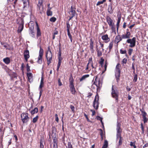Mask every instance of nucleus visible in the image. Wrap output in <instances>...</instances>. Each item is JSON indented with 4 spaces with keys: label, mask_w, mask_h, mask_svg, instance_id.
<instances>
[{
    "label": "nucleus",
    "mask_w": 148,
    "mask_h": 148,
    "mask_svg": "<svg viewBox=\"0 0 148 148\" xmlns=\"http://www.w3.org/2000/svg\"><path fill=\"white\" fill-rule=\"evenodd\" d=\"M127 32H128L129 33H130V34L129 35V37L128 38V39L127 40L126 42L127 43L130 44L129 46L130 47H134L136 45V38L135 37H134L132 39H130V36L131 35V33L129 31V29H126V31L125 33L126 34H127Z\"/></svg>",
    "instance_id": "nucleus-1"
},
{
    "label": "nucleus",
    "mask_w": 148,
    "mask_h": 148,
    "mask_svg": "<svg viewBox=\"0 0 148 148\" xmlns=\"http://www.w3.org/2000/svg\"><path fill=\"white\" fill-rule=\"evenodd\" d=\"M106 21L108 23L109 26L113 31L115 32L116 28L114 25V23L113 22L112 19L108 16H106Z\"/></svg>",
    "instance_id": "nucleus-2"
},
{
    "label": "nucleus",
    "mask_w": 148,
    "mask_h": 148,
    "mask_svg": "<svg viewBox=\"0 0 148 148\" xmlns=\"http://www.w3.org/2000/svg\"><path fill=\"white\" fill-rule=\"evenodd\" d=\"M130 34V33L127 32L126 34H123L121 35V37H120V35H118L115 38V42L118 43L121 41L122 39L128 38Z\"/></svg>",
    "instance_id": "nucleus-3"
},
{
    "label": "nucleus",
    "mask_w": 148,
    "mask_h": 148,
    "mask_svg": "<svg viewBox=\"0 0 148 148\" xmlns=\"http://www.w3.org/2000/svg\"><path fill=\"white\" fill-rule=\"evenodd\" d=\"M113 87L114 86L112 85V88L111 95L112 97L115 99L116 101L118 102L119 92L117 89H114Z\"/></svg>",
    "instance_id": "nucleus-4"
},
{
    "label": "nucleus",
    "mask_w": 148,
    "mask_h": 148,
    "mask_svg": "<svg viewBox=\"0 0 148 148\" xmlns=\"http://www.w3.org/2000/svg\"><path fill=\"white\" fill-rule=\"evenodd\" d=\"M28 113L23 112L21 114V119L23 123H26L29 121V118Z\"/></svg>",
    "instance_id": "nucleus-5"
},
{
    "label": "nucleus",
    "mask_w": 148,
    "mask_h": 148,
    "mask_svg": "<svg viewBox=\"0 0 148 148\" xmlns=\"http://www.w3.org/2000/svg\"><path fill=\"white\" fill-rule=\"evenodd\" d=\"M93 84L95 85L97 87V90H98L99 89H100L101 88L102 86V82L100 80L97 76L95 77V81L94 82Z\"/></svg>",
    "instance_id": "nucleus-6"
},
{
    "label": "nucleus",
    "mask_w": 148,
    "mask_h": 148,
    "mask_svg": "<svg viewBox=\"0 0 148 148\" xmlns=\"http://www.w3.org/2000/svg\"><path fill=\"white\" fill-rule=\"evenodd\" d=\"M99 97L98 94L97 93L95 96L93 102V105L94 108L97 110L98 109L99 104Z\"/></svg>",
    "instance_id": "nucleus-7"
},
{
    "label": "nucleus",
    "mask_w": 148,
    "mask_h": 148,
    "mask_svg": "<svg viewBox=\"0 0 148 148\" xmlns=\"http://www.w3.org/2000/svg\"><path fill=\"white\" fill-rule=\"evenodd\" d=\"M76 8L75 6L73 5L71 6V10L69 12V14L70 15L69 17V21L71 20L72 18L74 17L76 13L75 10Z\"/></svg>",
    "instance_id": "nucleus-8"
},
{
    "label": "nucleus",
    "mask_w": 148,
    "mask_h": 148,
    "mask_svg": "<svg viewBox=\"0 0 148 148\" xmlns=\"http://www.w3.org/2000/svg\"><path fill=\"white\" fill-rule=\"evenodd\" d=\"M40 49L39 52V55L38 57L37 62L38 63L41 64L42 63V58L43 55L44 50L41 46L40 47Z\"/></svg>",
    "instance_id": "nucleus-9"
},
{
    "label": "nucleus",
    "mask_w": 148,
    "mask_h": 148,
    "mask_svg": "<svg viewBox=\"0 0 148 148\" xmlns=\"http://www.w3.org/2000/svg\"><path fill=\"white\" fill-rule=\"evenodd\" d=\"M140 111L142 113L144 123H147L148 121V118H147L146 116L147 115V113L145 111L143 108H142L141 109H140Z\"/></svg>",
    "instance_id": "nucleus-10"
},
{
    "label": "nucleus",
    "mask_w": 148,
    "mask_h": 148,
    "mask_svg": "<svg viewBox=\"0 0 148 148\" xmlns=\"http://www.w3.org/2000/svg\"><path fill=\"white\" fill-rule=\"evenodd\" d=\"M52 53H49L48 52H47L46 55V57L47 62V64L48 65H49L51 62V61L52 60Z\"/></svg>",
    "instance_id": "nucleus-11"
},
{
    "label": "nucleus",
    "mask_w": 148,
    "mask_h": 148,
    "mask_svg": "<svg viewBox=\"0 0 148 148\" xmlns=\"http://www.w3.org/2000/svg\"><path fill=\"white\" fill-rule=\"evenodd\" d=\"M69 87L70 89L75 88L74 85V80L73 79L72 75L71 74L70 75V77L69 79Z\"/></svg>",
    "instance_id": "nucleus-12"
},
{
    "label": "nucleus",
    "mask_w": 148,
    "mask_h": 148,
    "mask_svg": "<svg viewBox=\"0 0 148 148\" xmlns=\"http://www.w3.org/2000/svg\"><path fill=\"white\" fill-rule=\"evenodd\" d=\"M44 86V82H43V77L41 78L40 84L39 87V88L40 89V92H39V99H40V97L41 96L42 94V92H43V90L42 89V88Z\"/></svg>",
    "instance_id": "nucleus-13"
},
{
    "label": "nucleus",
    "mask_w": 148,
    "mask_h": 148,
    "mask_svg": "<svg viewBox=\"0 0 148 148\" xmlns=\"http://www.w3.org/2000/svg\"><path fill=\"white\" fill-rule=\"evenodd\" d=\"M102 39L104 41L105 43H108L110 41V38L107 34L103 35L101 36Z\"/></svg>",
    "instance_id": "nucleus-14"
},
{
    "label": "nucleus",
    "mask_w": 148,
    "mask_h": 148,
    "mask_svg": "<svg viewBox=\"0 0 148 148\" xmlns=\"http://www.w3.org/2000/svg\"><path fill=\"white\" fill-rule=\"evenodd\" d=\"M23 54L25 60L26 62H27L28 59L30 57L29 51L28 50H26L25 51Z\"/></svg>",
    "instance_id": "nucleus-15"
},
{
    "label": "nucleus",
    "mask_w": 148,
    "mask_h": 148,
    "mask_svg": "<svg viewBox=\"0 0 148 148\" xmlns=\"http://www.w3.org/2000/svg\"><path fill=\"white\" fill-rule=\"evenodd\" d=\"M90 45L89 46V47L90 50L91 52L92 53H93L94 52V41H92V39L91 38L90 39Z\"/></svg>",
    "instance_id": "nucleus-16"
},
{
    "label": "nucleus",
    "mask_w": 148,
    "mask_h": 148,
    "mask_svg": "<svg viewBox=\"0 0 148 148\" xmlns=\"http://www.w3.org/2000/svg\"><path fill=\"white\" fill-rule=\"evenodd\" d=\"M36 25L37 29L36 36L37 37H38L41 36V32L39 27L38 26V25L37 22H36Z\"/></svg>",
    "instance_id": "nucleus-17"
},
{
    "label": "nucleus",
    "mask_w": 148,
    "mask_h": 148,
    "mask_svg": "<svg viewBox=\"0 0 148 148\" xmlns=\"http://www.w3.org/2000/svg\"><path fill=\"white\" fill-rule=\"evenodd\" d=\"M24 28V23L22 21L21 23L19 25L17 32L18 33H21Z\"/></svg>",
    "instance_id": "nucleus-18"
},
{
    "label": "nucleus",
    "mask_w": 148,
    "mask_h": 148,
    "mask_svg": "<svg viewBox=\"0 0 148 148\" xmlns=\"http://www.w3.org/2000/svg\"><path fill=\"white\" fill-rule=\"evenodd\" d=\"M121 71H119L118 72H115V76L116 81L118 83L120 80Z\"/></svg>",
    "instance_id": "nucleus-19"
},
{
    "label": "nucleus",
    "mask_w": 148,
    "mask_h": 148,
    "mask_svg": "<svg viewBox=\"0 0 148 148\" xmlns=\"http://www.w3.org/2000/svg\"><path fill=\"white\" fill-rule=\"evenodd\" d=\"M104 51L101 50V48L99 47V48L97 47H97L96 48V51L97 53V56L98 57L101 56L102 54V53Z\"/></svg>",
    "instance_id": "nucleus-20"
},
{
    "label": "nucleus",
    "mask_w": 148,
    "mask_h": 148,
    "mask_svg": "<svg viewBox=\"0 0 148 148\" xmlns=\"http://www.w3.org/2000/svg\"><path fill=\"white\" fill-rule=\"evenodd\" d=\"M58 139L56 137L54 138L53 139V148H58Z\"/></svg>",
    "instance_id": "nucleus-21"
},
{
    "label": "nucleus",
    "mask_w": 148,
    "mask_h": 148,
    "mask_svg": "<svg viewBox=\"0 0 148 148\" xmlns=\"http://www.w3.org/2000/svg\"><path fill=\"white\" fill-rule=\"evenodd\" d=\"M113 43L114 41L113 40L109 43V45L107 48V49H109V51L108 52V53H110L113 47Z\"/></svg>",
    "instance_id": "nucleus-22"
},
{
    "label": "nucleus",
    "mask_w": 148,
    "mask_h": 148,
    "mask_svg": "<svg viewBox=\"0 0 148 148\" xmlns=\"http://www.w3.org/2000/svg\"><path fill=\"white\" fill-rule=\"evenodd\" d=\"M22 2L23 3L24 8H27L29 6V0H22Z\"/></svg>",
    "instance_id": "nucleus-23"
},
{
    "label": "nucleus",
    "mask_w": 148,
    "mask_h": 148,
    "mask_svg": "<svg viewBox=\"0 0 148 148\" xmlns=\"http://www.w3.org/2000/svg\"><path fill=\"white\" fill-rule=\"evenodd\" d=\"M92 57L90 58H89L88 62L89 63H90V64H91V66H92V68H95V69L96 68L97 66V65L94 66V65H93V63L92 62Z\"/></svg>",
    "instance_id": "nucleus-24"
},
{
    "label": "nucleus",
    "mask_w": 148,
    "mask_h": 148,
    "mask_svg": "<svg viewBox=\"0 0 148 148\" xmlns=\"http://www.w3.org/2000/svg\"><path fill=\"white\" fill-rule=\"evenodd\" d=\"M121 16H119L118 18V20L117 21L116 25L117 26L116 30L117 32H118L119 30V24L121 20Z\"/></svg>",
    "instance_id": "nucleus-25"
},
{
    "label": "nucleus",
    "mask_w": 148,
    "mask_h": 148,
    "mask_svg": "<svg viewBox=\"0 0 148 148\" xmlns=\"http://www.w3.org/2000/svg\"><path fill=\"white\" fill-rule=\"evenodd\" d=\"M3 61L6 64H8L10 63V60L9 58L6 57L3 59Z\"/></svg>",
    "instance_id": "nucleus-26"
},
{
    "label": "nucleus",
    "mask_w": 148,
    "mask_h": 148,
    "mask_svg": "<svg viewBox=\"0 0 148 148\" xmlns=\"http://www.w3.org/2000/svg\"><path fill=\"white\" fill-rule=\"evenodd\" d=\"M38 3L37 5L38 6V8L39 10H40L41 7H42V9H43V6L42 5V3L43 2V0H38Z\"/></svg>",
    "instance_id": "nucleus-27"
},
{
    "label": "nucleus",
    "mask_w": 148,
    "mask_h": 148,
    "mask_svg": "<svg viewBox=\"0 0 148 148\" xmlns=\"http://www.w3.org/2000/svg\"><path fill=\"white\" fill-rule=\"evenodd\" d=\"M89 75L86 74L83 75L79 79L80 82H82L83 80H85L86 78L88 77H89Z\"/></svg>",
    "instance_id": "nucleus-28"
},
{
    "label": "nucleus",
    "mask_w": 148,
    "mask_h": 148,
    "mask_svg": "<svg viewBox=\"0 0 148 148\" xmlns=\"http://www.w3.org/2000/svg\"><path fill=\"white\" fill-rule=\"evenodd\" d=\"M27 76L28 77V81L30 82H31V80L32 78L33 77V75L32 73H27Z\"/></svg>",
    "instance_id": "nucleus-29"
},
{
    "label": "nucleus",
    "mask_w": 148,
    "mask_h": 148,
    "mask_svg": "<svg viewBox=\"0 0 148 148\" xmlns=\"http://www.w3.org/2000/svg\"><path fill=\"white\" fill-rule=\"evenodd\" d=\"M38 111V108L36 107L34 110H32L31 111V113L33 115L35 113H37Z\"/></svg>",
    "instance_id": "nucleus-30"
},
{
    "label": "nucleus",
    "mask_w": 148,
    "mask_h": 148,
    "mask_svg": "<svg viewBox=\"0 0 148 148\" xmlns=\"http://www.w3.org/2000/svg\"><path fill=\"white\" fill-rule=\"evenodd\" d=\"M1 44L2 45H3V47L5 48L6 49L10 50V49L8 48L7 47V45L9 46V45H8L7 43L3 42H1Z\"/></svg>",
    "instance_id": "nucleus-31"
},
{
    "label": "nucleus",
    "mask_w": 148,
    "mask_h": 148,
    "mask_svg": "<svg viewBox=\"0 0 148 148\" xmlns=\"http://www.w3.org/2000/svg\"><path fill=\"white\" fill-rule=\"evenodd\" d=\"M51 9V8H50L48 9L47 11V14L48 16H51L52 15V12L50 10Z\"/></svg>",
    "instance_id": "nucleus-32"
},
{
    "label": "nucleus",
    "mask_w": 148,
    "mask_h": 148,
    "mask_svg": "<svg viewBox=\"0 0 148 148\" xmlns=\"http://www.w3.org/2000/svg\"><path fill=\"white\" fill-rule=\"evenodd\" d=\"M121 124L120 123H118L117 127V132L119 133H120L121 131H120L121 130Z\"/></svg>",
    "instance_id": "nucleus-33"
},
{
    "label": "nucleus",
    "mask_w": 148,
    "mask_h": 148,
    "mask_svg": "<svg viewBox=\"0 0 148 148\" xmlns=\"http://www.w3.org/2000/svg\"><path fill=\"white\" fill-rule=\"evenodd\" d=\"M119 145L120 146V145H121L122 144L123 140V138L121 136L120 134L119 135Z\"/></svg>",
    "instance_id": "nucleus-34"
},
{
    "label": "nucleus",
    "mask_w": 148,
    "mask_h": 148,
    "mask_svg": "<svg viewBox=\"0 0 148 148\" xmlns=\"http://www.w3.org/2000/svg\"><path fill=\"white\" fill-rule=\"evenodd\" d=\"M108 145V142L106 140H105L104 145H103L102 148H107Z\"/></svg>",
    "instance_id": "nucleus-35"
},
{
    "label": "nucleus",
    "mask_w": 148,
    "mask_h": 148,
    "mask_svg": "<svg viewBox=\"0 0 148 148\" xmlns=\"http://www.w3.org/2000/svg\"><path fill=\"white\" fill-rule=\"evenodd\" d=\"M29 34L33 38H34L35 36V32L34 30L29 31Z\"/></svg>",
    "instance_id": "nucleus-36"
},
{
    "label": "nucleus",
    "mask_w": 148,
    "mask_h": 148,
    "mask_svg": "<svg viewBox=\"0 0 148 148\" xmlns=\"http://www.w3.org/2000/svg\"><path fill=\"white\" fill-rule=\"evenodd\" d=\"M135 63L134 62H133L132 63V70L133 71V73L134 74H135Z\"/></svg>",
    "instance_id": "nucleus-37"
},
{
    "label": "nucleus",
    "mask_w": 148,
    "mask_h": 148,
    "mask_svg": "<svg viewBox=\"0 0 148 148\" xmlns=\"http://www.w3.org/2000/svg\"><path fill=\"white\" fill-rule=\"evenodd\" d=\"M39 118V116L38 115L36 116L35 117H34L32 120L33 123H36L38 121Z\"/></svg>",
    "instance_id": "nucleus-38"
},
{
    "label": "nucleus",
    "mask_w": 148,
    "mask_h": 148,
    "mask_svg": "<svg viewBox=\"0 0 148 148\" xmlns=\"http://www.w3.org/2000/svg\"><path fill=\"white\" fill-rule=\"evenodd\" d=\"M112 7L111 5L110 6V5L109 6V7L108 9V12L110 14H112L113 13V10L112 9Z\"/></svg>",
    "instance_id": "nucleus-39"
},
{
    "label": "nucleus",
    "mask_w": 148,
    "mask_h": 148,
    "mask_svg": "<svg viewBox=\"0 0 148 148\" xmlns=\"http://www.w3.org/2000/svg\"><path fill=\"white\" fill-rule=\"evenodd\" d=\"M120 66H121V65L119 63H118L116 66L115 72H118L119 71H121L119 69Z\"/></svg>",
    "instance_id": "nucleus-40"
},
{
    "label": "nucleus",
    "mask_w": 148,
    "mask_h": 148,
    "mask_svg": "<svg viewBox=\"0 0 148 148\" xmlns=\"http://www.w3.org/2000/svg\"><path fill=\"white\" fill-rule=\"evenodd\" d=\"M127 61V59L126 58H124L121 62V64L123 66L126 64Z\"/></svg>",
    "instance_id": "nucleus-41"
},
{
    "label": "nucleus",
    "mask_w": 148,
    "mask_h": 148,
    "mask_svg": "<svg viewBox=\"0 0 148 148\" xmlns=\"http://www.w3.org/2000/svg\"><path fill=\"white\" fill-rule=\"evenodd\" d=\"M43 140L41 139L40 140V148H44V145H43Z\"/></svg>",
    "instance_id": "nucleus-42"
},
{
    "label": "nucleus",
    "mask_w": 148,
    "mask_h": 148,
    "mask_svg": "<svg viewBox=\"0 0 148 148\" xmlns=\"http://www.w3.org/2000/svg\"><path fill=\"white\" fill-rule=\"evenodd\" d=\"M70 90L71 92V93L73 95H75L76 93V91L75 88L71 89Z\"/></svg>",
    "instance_id": "nucleus-43"
},
{
    "label": "nucleus",
    "mask_w": 148,
    "mask_h": 148,
    "mask_svg": "<svg viewBox=\"0 0 148 148\" xmlns=\"http://www.w3.org/2000/svg\"><path fill=\"white\" fill-rule=\"evenodd\" d=\"M62 62V60H59L58 61V63L57 64V70L58 71L59 68L60 66L61 63Z\"/></svg>",
    "instance_id": "nucleus-44"
},
{
    "label": "nucleus",
    "mask_w": 148,
    "mask_h": 148,
    "mask_svg": "<svg viewBox=\"0 0 148 148\" xmlns=\"http://www.w3.org/2000/svg\"><path fill=\"white\" fill-rule=\"evenodd\" d=\"M69 20L66 22V28L67 30H69L70 28V26L69 23Z\"/></svg>",
    "instance_id": "nucleus-45"
},
{
    "label": "nucleus",
    "mask_w": 148,
    "mask_h": 148,
    "mask_svg": "<svg viewBox=\"0 0 148 148\" xmlns=\"http://www.w3.org/2000/svg\"><path fill=\"white\" fill-rule=\"evenodd\" d=\"M97 119L100 121L102 124L103 125V123L102 121L103 118L100 116H97Z\"/></svg>",
    "instance_id": "nucleus-46"
},
{
    "label": "nucleus",
    "mask_w": 148,
    "mask_h": 148,
    "mask_svg": "<svg viewBox=\"0 0 148 148\" xmlns=\"http://www.w3.org/2000/svg\"><path fill=\"white\" fill-rule=\"evenodd\" d=\"M106 1V0H103L102 1H99L97 3L96 5L97 6L101 4H103V3Z\"/></svg>",
    "instance_id": "nucleus-47"
},
{
    "label": "nucleus",
    "mask_w": 148,
    "mask_h": 148,
    "mask_svg": "<svg viewBox=\"0 0 148 148\" xmlns=\"http://www.w3.org/2000/svg\"><path fill=\"white\" fill-rule=\"evenodd\" d=\"M138 78V75L137 74H135L134 75V79H133V82H137Z\"/></svg>",
    "instance_id": "nucleus-48"
},
{
    "label": "nucleus",
    "mask_w": 148,
    "mask_h": 148,
    "mask_svg": "<svg viewBox=\"0 0 148 148\" xmlns=\"http://www.w3.org/2000/svg\"><path fill=\"white\" fill-rule=\"evenodd\" d=\"M135 142H132L131 141L130 142V145L131 146H133L134 147V148H136V146L135 145Z\"/></svg>",
    "instance_id": "nucleus-49"
},
{
    "label": "nucleus",
    "mask_w": 148,
    "mask_h": 148,
    "mask_svg": "<svg viewBox=\"0 0 148 148\" xmlns=\"http://www.w3.org/2000/svg\"><path fill=\"white\" fill-rule=\"evenodd\" d=\"M49 20L51 22H54L56 21V19L55 17H53L51 18Z\"/></svg>",
    "instance_id": "nucleus-50"
},
{
    "label": "nucleus",
    "mask_w": 148,
    "mask_h": 148,
    "mask_svg": "<svg viewBox=\"0 0 148 148\" xmlns=\"http://www.w3.org/2000/svg\"><path fill=\"white\" fill-rule=\"evenodd\" d=\"M140 126H141V129L142 131V133L143 134L144 133V127L143 126V123H140Z\"/></svg>",
    "instance_id": "nucleus-51"
},
{
    "label": "nucleus",
    "mask_w": 148,
    "mask_h": 148,
    "mask_svg": "<svg viewBox=\"0 0 148 148\" xmlns=\"http://www.w3.org/2000/svg\"><path fill=\"white\" fill-rule=\"evenodd\" d=\"M62 54V51L60 47H60L59 48V51L58 52V56H61Z\"/></svg>",
    "instance_id": "nucleus-52"
},
{
    "label": "nucleus",
    "mask_w": 148,
    "mask_h": 148,
    "mask_svg": "<svg viewBox=\"0 0 148 148\" xmlns=\"http://www.w3.org/2000/svg\"><path fill=\"white\" fill-rule=\"evenodd\" d=\"M133 49L131 48H130L128 50V53L129 54L130 56H131V54L133 52Z\"/></svg>",
    "instance_id": "nucleus-53"
},
{
    "label": "nucleus",
    "mask_w": 148,
    "mask_h": 148,
    "mask_svg": "<svg viewBox=\"0 0 148 148\" xmlns=\"http://www.w3.org/2000/svg\"><path fill=\"white\" fill-rule=\"evenodd\" d=\"M25 67V66L23 63L21 64V69L22 71L23 72L24 70V68Z\"/></svg>",
    "instance_id": "nucleus-54"
},
{
    "label": "nucleus",
    "mask_w": 148,
    "mask_h": 148,
    "mask_svg": "<svg viewBox=\"0 0 148 148\" xmlns=\"http://www.w3.org/2000/svg\"><path fill=\"white\" fill-rule=\"evenodd\" d=\"M67 148H73L72 145L70 142H68V143Z\"/></svg>",
    "instance_id": "nucleus-55"
},
{
    "label": "nucleus",
    "mask_w": 148,
    "mask_h": 148,
    "mask_svg": "<svg viewBox=\"0 0 148 148\" xmlns=\"http://www.w3.org/2000/svg\"><path fill=\"white\" fill-rule=\"evenodd\" d=\"M26 68L27 72H28L30 71V66L28 64H27Z\"/></svg>",
    "instance_id": "nucleus-56"
},
{
    "label": "nucleus",
    "mask_w": 148,
    "mask_h": 148,
    "mask_svg": "<svg viewBox=\"0 0 148 148\" xmlns=\"http://www.w3.org/2000/svg\"><path fill=\"white\" fill-rule=\"evenodd\" d=\"M99 45H100V47L101 48L102 50H103V51H104V49H103L104 44L103 43H102L101 42H99Z\"/></svg>",
    "instance_id": "nucleus-57"
},
{
    "label": "nucleus",
    "mask_w": 148,
    "mask_h": 148,
    "mask_svg": "<svg viewBox=\"0 0 148 148\" xmlns=\"http://www.w3.org/2000/svg\"><path fill=\"white\" fill-rule=\"evenodd\" d=\"M126 50H123L122 49H121L120 50V53L122 54H124L126 53Z\"/></svg>",
    "instance_id": "nucleus-58"
},
{
    "label": "nucleus",
    "mask_w": 148,
    "mask_h": 148,
    "mask_svg": "<svg viewBox=\"0 0 148 148\" xmlns=\"http://www.w3.org/2000/svg\"><path fill=\"white\" fill-rule=\"evenodd\" d=\"M104 61V60L103 58H101V61L99 62V64L102 65L103 63V62Z\"/></svg>",
    "instance_id": "nucleus-59"
},
{
    "label": "nucleus",
    "mask_w": 148,
    "mask_h": 148,
    "mask_svg": "<svg viewBox=\"0 0 148 148\" xmlns=\"http://www.w3.org/2000/svg\"><path fill=\"white\" fill-rule=\"evenodd\" d=\"M34 30V27L33 26L29 27V32Z\"/></svg>",
    "instance_id": "nucleus-60"
},
{
    "label": "nucleus",
    "mask_w": 148,
    "mask_h": 148,
    "mask_svg": "<svg viewBox=\"0 0 148 148\" xmlns=\"http://www.w3.org/2000/svg\"><path fill=\"white\" fill-rule=\"evenodd\" d=\"M58 84L59 86H61L62 85V83L61 82L60 79H59L58 80Z\"/></svg>",
    "instance_id": "nucleus-61"
},
{
    "label": "nucleus",
    "mask_w": 148,
    "mask_h": 148,
    "mask_svg": "<svg viewBox=\"0 0 148 148\" xmlns=\"http://www.w3.org/2000/svg\"><path fill=\"white\" fill-rule=\"evenodd\" d=\"M56 119H55V120L57 122H58L59 121V119L58 117V115L57 114H56L55 115Z\"/></svg>",
    "instance_id": "nucleus-62"
},
{
    "label": "nucleus",
    "mask_w": 148,
    "mask_h": 148,
    "mask_svg": "<svg viewBox=\"0 0 148 148\" xmlns=\"http://www.w3.org/2000/svg\"><path fill=\"white\" fill-rule=\"evenodd\" d=\"M70 108L72 111L74 112L75 111V107L73 105H71Z\"/></svg>",
    "instance_id": "nucleus-63"
},
{
    "label": "nucleus",
    "mask_w": 148,
    "mask_h": 148,
    "mask_svg": "<svg viewBox=\"0 0 148 148\" xmlns=\"http://www.w3.org/2000/svg\"><path fill=\"white\" fill-rule=\"evenodd\" d=\"M90 111L91 112H92V116H93L96 113L95 110H91Z\"/></svg>",
    "instance_id": "nucleus-64"
}]
</instances>
